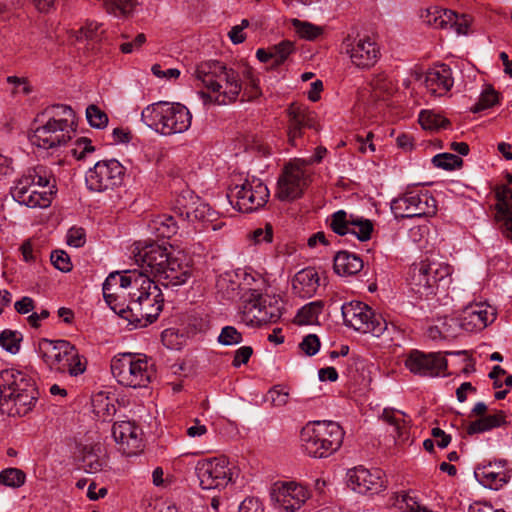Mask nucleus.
I'll return each instance as SVG.
<instances>
[{"instance_id": "obj_52", "label": "nucleus", "mask_w": 512, "mask_h": 512, "mask_svg": "<svg viewBox=\"0 0 512 512\" xmlns=\"http://www.w3.org/2000/svg\"><path fill=\"white\" fill-rule=\"evenodd\" d=\"M214 211L209 207V205L203 202L198 196V202H196L195 207L191 210L189 217L187 218L188 222L194 221H205L212 220L214 216Z\"/></svg>"}, {"instance_id": "obj_61", "label": "nucleus", "mask_w": 512, "mask_h": 512, "mask_svg": "<svg viewBox=\"0 0 512 512\" xmlns=\"http://www.w3.org/2000/svg\"><path fill=\"white\" fill-rule=\"evenodd\" d=\"M277 300L272 299L268 296V302L262 304L263 310L267 311V317L265 318V324L269 322H276L281 316V310L276 305Z\"/></svg>"}, {"instance_id": "obj_7", "label": "nucleus", "mask_w": 512, "mask_h": 512, "mask_svg": "<svg viewBox=\"0 0 512 512\" xmlns=\"http://www.w3.org/2000/svg\"><path fill=\"white\" fill-rule=\"evenodd\" d=\"M39 354L50 370L78 376L86 370V362L77 348L67 340L42 339L38 345Z\"/></svg>"}, {"instance_id": "obj_58", "label": "nucleus", "mask_w": 512, "mask_h": 512, "mask_svg": "<svg viewBox=\"0 0 512 512\" xmlns=\"http://www.w3.org/2000/svg\"><path fill=\"white\" fill-rule=\"evenodd\" d=\"M371 84L374 90L386 94H391L395 89L393 81L384 73L377 74Z\"/></svg>"}, {"instance_id": "obj_37", "label": "nucleus", "mask_w": 512, "mask_h": 512, "mask_svg": "<svg viewBox=\"0 0 512 512\" xmlns=\"http://www.w3.org/2000/svg\"><path fill=\"white\" fill-rule=\"evenodd\" d=\"M196 202H198V196L192 190H183L175 199L174 211L184 220H187Z\"/></svg>"}, {"instance_id": "obj_47", "label": "nucleus", "mask_w": 512, "mask_h": 512, "mask_svg": "<svg viewBox=\"0 0 512 512\" xmlns=\"http://www.w3.org/2000/svg\"><path fill=\"white\" fill-rule=\"evenodd\" d=\"M419 123L425 130H435L445 127L449 122L443 116L432 111H422L419 115Z\"/></svg>"}, {"instance_id": "obj_13", "label": "nucleus", "mask_w": 512, "mask_h": 512, "mask_svg": "<svg viewBox=\"0 0 512 512\" xmlns=\"http://www.w3.org/2000/svg\"><path fill=\"white\" fill-rule=\"evenodd\" d=\"M196 475L202 489H221L235 481L237 474L229 466L225 457H214L198 461Z\"/></svg>"}, {"instance_id": "obj_30", "label": "nucleus", "mask_w": 512, "mask_h": 512, "mask_svg": "<svg viewBox=\"0 0 512 512\" xmlns=\"http://www.w3.org/2000/svg\"><path fill=\"white\" fill-rule=\"evenodd\" d=\"M310 177V162L295 158L290 160V200L302 196L308 186Z\"/></svg>"}, {"instance_id": "obj_20", "label": "nucleus", "mask_w": 512, "mask_h": 512, "mask_svg": "<svg viewBox=\"0 0 512 512\" xmlns=\"http://www.w3.org/2000/svg\"><path fill=\"white\" fill-rule=\"evenodd\" d=\"M422 21L434 28H453L458 35H466L470 26L467 15H458L452 10L437 6L429 7L421 12Z\"/></svg>"}, {"instance_id": "obj_39", "label": "nucleus", "mask_w": 512, "mask_h": 512, "mask_svg": "<svg viewBox=\"0 0 512 512\" xmlns=\"http://www.w3.org/2000/svg\"><path fill=\"white\" fill-rule=\"evenodd\" d=\"M288 482L277 481L270 488V501L275 509L288 511Z\"/></svg>"}, {"instance_id": "obj_56", "label": "nucleus", "mask_w": 512, "mask_h": 512, "mask_svg": "<svg viewBox=\"0 0 512 512\" xmlns=\"http://www.w3.org/2000/svg\"><path fill=\"white\" fill-rule=\"evenodd\" d=\"M50 260L54 267L62 272H69L72 269L70 257L65 251H53Z\"/></svg>"}, {"instance_id": "obj_17", "label": "nucleus", "mask_w": 512, "mask_h": 512, "mask_svg": "<svg viewBox=\"0 0 512 512\" xmlns=\"http://www.w3.org/2000/svg\"><path fill=\"white\" fill-rule=\"evenodd\" d=\"M143 273L138 270H128L124 273L112 272L103 283V296L108 305L118 313L120 304L116 303L119 298L128 297V292L138 287L139 282L144 279Z\"/></svg>"}, {"instance_id": "obj_45", "label": "nucleus", "mask_w": 512, "mask_h": 512, "mask_svg": "<svg viewBox=\"0 0 512 512\" xmlns=\"http://www.w3.org/2000/svg\"><path fill=\"white\" fill-rule=\"evenodd\" d=\"M22 335L18 331L5 329L0 334V345L11 354H16L20 349Z\"/></svg>"}, {"instance_id": "obj_35", "label": "nucleus", "mask_w": 512, "mask_h": 512, "mask_svg": "<svg viewBox=\"0 0 512 512\" xmlns=\"http://www.w3.org/2000/svg\"><path fill=\"white\" fill-rule=\"evenodd\" d=\"M323 309L321 301H313L298 309L292 323L298 326L313 325L318 322V317Z\"/></svg>"}, {"instance_id": "obj_12", "label": "nucleus", "mask_w": 512, "mask_h": 512, "mask_svg": "<svg viewBox=\"0 0 512 512\" xmlns=\"http://www.w3.org/2000/svg\"><path fill=\"white\" fill-rule=\"evenodd\" d=\"M126 169L116 159L101 160L86 172L85 182L89 190L104 192L123 183Z\"/></svg>"}, {"instance_id": "obj_53", "label": "nucleus", "mask_w": 512, "mask_h": 512, "mask_svg": "<svg viewBox=\"0 0 512 512\" xmlns=\"http://www.w3.org/2000/svg\"><path fill=\"white\" fill-rule=\"evenodd\" d=\"M217 340L221 345L232 346L240 344L243 336L234 326H225L221 329Z\"/></svg>"}, {"instance_id": "obj_27", "label": "nucleus", "mask_w": 512, "mask_h": 512, "mask_svg": "<svg viewBox=\"0 0 512 512\" xmlns=\"http://www.w3.org/2000/svg\"><path fill=\"white\" fill-rule=\"evenodd\" d=\"M425 86L434 96H443L453 87L451 68L446 64L436 65L425 74Z\"/></svg>"}, {"instance_id": "obj_8", "label": "nucleus", "mask_w": 512, "mask_h": 512, "mask_svg": "<svg viewBox=\"0 0 512 512\" xmlns=\"http://www.w3.org/2000/svg\"><path fill=\"white\" fill-rule=\"evenodd\" d=\"M111 372L117 382L130 388L146 387L154 375L146 356L119 353L111 360Z\"/></svg>"}, {"instance_id": "obj_21", "label": "nucleus", "mask_w": 512, "mask_h": 512, "mask_svg": "<svg viewBox=\"0 0 512 512\" xmlns=\"http://www.w3.org/2000/svg\"><path fill=\"white\" fill-rule=\"evenodd\" d=\"M348 486L359 494H376L385 488L384 473L380 469L354 467L347 472Z\"/></svg>"}, {"instance_id": "obj_54", "label": "nucleus", "mask_w": 512, "mask_h": 512, "mask_svg": "<svg viewBox=\"0 0 512 512\" xmlns=\"http://www.w3.org/2000/svg\"><path fill=\"white\" fill-rule=\"evenodd\" d=\"M266 401L275 407H283L288 402V392L282 385H275L266 395Z\"/></svg>"}, {"instance_id": "obj_3", "label": "nucleus", "mask_w": 512, "mask_h": 512, "mask_svg": "<svg viewBox=\"0 0 512 512\" xmlns=\"http://www.w3.org/2000/svg\"><path fill=\"white\" fill-rule=\"evenodd\" d=\"M138 287L128 292L127 304L119 307L118 314L135 326L153 323L163 308V294L153 279L143 276Z\"/></svg>"}, {"instance_id": "obj_4", "label": "nucleus", "mask_w": 512, "mask_h": 512, "mask_svg": "<svg viewBox=\"0 0 512 512\" xmlns=\"http://www.w3.org/2000/svg\"><path fill=\"white\" fill-rule=\"evenodd\" d=\"M345 432L334 421H311L300 430V447L309 457L327 458L342 446Z\"/></svg>"}, {"instance_id": "obj_34", "label": "nucleus", "mask_w": 512, "mask_h": 512, "mask_svg": "<svg viewBox=\"0 0 512 512\" xmlns=\"http://www.w3.org/2000/svg\"><path fill=\"white\" fill-rule=\"evenodd\" d=\"M290 138H296L301 135V129L309 126L310 115L307 108L297 104H290ZM292 140L290 139V145Z\"/></svg>"}, {"instance_id": "obj_18", "label": "nucleus", "mask_w": 512, "mask_h": 512, "mask_svg": "<svg viewBox=\"0 0 512 512\" xmlns=\"http://www.w3.org/2000/svg\"><path fill=\"white\" fill-rule=\"evenodd\" d=\"M69 122L67 118H50L45 125L37 127L29 136L30 142L37 147L50 149L64 145L70 138L68 132Z\"/></svg>"}, {"instance_id": "obj_16", "label": "nucleus", "mask_w": 512, "mask_h": 512, "mask_svg": "<svg viewBox=\"0 0 512 512\" xmlns=\"http://www.w3.org/2000/svg\"><path fill=\"white\" fill-rule=\"evenodd\" d=\"M132 253L141 269L138 273H143L154 281L171 257L167 248L156 242H137Z\"/></svg>"}, {"instance_id": "obj_51", "label": "nucleus", "mask_w": 512, "mask_h": 512, "mask_svg": "<svg viewBox=\"0 0 512 512\" xmlns=\"http://www.w3.org/2000/svg\"><path fill=\"white\" fill-rule=\"evenodd\" d=\"M101 24L94 22V21H88L83 25L76 36L78 41L81 40H88L92 42H97L100 39V35L103 33V30L101 29Z\"/></svg>"}, {"instance_id": "obj_50", "label": "nucleus", "mask_w": 512, "mask_h": 512, "mask_svg": "<svg viewBox=\"0 0 512 512\" xmlns=\"http://www.w3.org/2000/svg\"><path fill=\"white\" fill-rule=\"evenodd\" d=\"M432 163L438 168H442L444 170H453L461 167L463 160L455 154L442 153L435 155L432 159Z\"/></svg>"}, {"instance_id": "obj_6", "label": "nucleus", "mask_w": 512, "mask_h": 512, "mask_svg": "<svg viewBox=\"0 0 512 512\" xmlns=\"http://www.w3.org/2000/svg\"><path fill=\"white\" fill-rule=\"evenodd\" d=\"M194 75L197 80L212 92H219L222 88L223 81L225 83L224 91L219 93L215 102L218 104H226L235 101L242 90V82L240 73L233 68H227L223 63L217 60H208L199 63Z\"/></svg>"}, {"instance_id": "obj_28", "label": "nucleus", "mask_w": 512, "mask_h": 512, "mask_svg": "<svg viewBox=\"0 0 512 512\" xmlns=\"http://www.w3.org/2000/svg\"><path fill=\"white\" fill-rule=\"evenodd\" d=\"M256 58L266 65L267 70L280 72L288 61V40L284 39L266 49H257Z\"/></svg>"}, {"instance_id": "obj_63", "label": "nucleus", "mask_w": 512, "mask_h": 512, "mask_svg": "<svg viewBox=\"0 0 512 512\" xmlns=\"http://www.w3.org/2000/svg\"><path fill=\"white\" fill-rule=\"evenodd\" d=\"M238 512H264V507L258 498L248 497L241 502Z\"/></svg>"}, {"instance_id": "obj_57", "label": "nucleus", "mask_w": 512, "mask_h": 512, "mask_svg": "<svg viewBox=\"0 0 512 512\" xmlns=\"http://www.w3.org/2000/svg\"><path fill=\"white\" fill-rule=\"evenodd\" d=\"M45 113L50 114V118H67L69 122V126L73 123L74 111L68 105L64 104H56L51 107H48L45 110Z\"/></svg>"}, {"instance_id": "obj_11", "label": "nucleus", "mask_w": 512, "mask_h": 512, "mask_svg": "<svg viewBox=\"0 0 512 512\" xmlns=\"http://www.w3.org/2000/svg\"><path fill=\"white\" fill-rule=\"evenodd\" d=\"M227 197L238 211L250 213L267 203L269 190L261 179L252 176L246 178L242 184L235 185Z\"/></svg>"}, {"instance_id": "obj_26", "label": "nucleus", "mask_w": 512, "mask_h": 512, "mask_svg": "<svg viewBox=\"0 0 512 512\" xmlns=\"http://www.w3.org/2000/svg\"><path fill=\"white\" fill-rule=\"evenodd\" d=\"M164 269L156 278L155 282H159L164 287H177L185 284L191 277V267L176 257H170Z\"/></svg>"}, {"instance_id": "obj_22", "label": "nucleus", "mask_w": 512, "mask_h": 512, "mask_svg": "<svg viewBox=\"0 0 512 512\" xmlns=\"http://www.w3.org/2000/svg\"><path fill=\"white\" fill-rule=\"evenodd\" d=\"M462 328L467 332L481 331L492 324L497 316V310L487 302H476L467 305L460 314Z\"/></svg>"}, {"instance_id": "obj_15", "label": "nucleus", "mask_w": 512, "mask_h": 512, "mask_svg": "<svg viewBox=\"0 0 512 512\" xmlns=\"http://www.w3.org/2000/svg\"><path fill=\"white\" fill-rule=\"evenodd\" d=\"M341 52L347 55L351 63L359 69H369L380 57L378 44L369 36L348 35L341 44Z\"/></svg>"}, {"instance_id": "obj_23", "label": "nucleus", "mask_w": 512, "mask_h": 512, "mask_svg": "<svg viewBox=\"0 0 512 512\" xmlns=\"http://www.w3.org/2000/svg\"><path fill=\"white\" fill-rule=\"evenodd\" d=\"M112 436L119 449L127 456L136 455L141 449L142 430L134 422H115L112 426Z\"/></svg>"}, {"instance_id": "obj_25", "label": "nucleus", "mask_w": 512, "mask_h": 512, "mask_svg": "<svg viewBox=\"0 0 512 512\" xmlns=\"http://www.w3.org/2000/svg\"><path fill=\"white\" fill-rule=\"evenodd\" d=\"M268 302V296L262 295L257 290H249L244 295L242 320L249 326H261L265 324L267 311L263 310L262 304Z\"/></svg>"}, {"instance_id": "obj_1", "label": "nucleus", "mask_w": 512, "mask_h": 512, "mask_svg": "<svg viewBox=\"0 0 512 512\" xmlns=\"http://www.w3.org/2000/svg\"><path fill=\"white\" fill-rule=\"evenodd\" d=\"M39 392L34 378L14 368L0 372V413L25 415L35 406Z\"/></svg>"}, {"instance_id": "obj_42", "label": "nucleus", "mask_w": 512, "mask_h": 512, "mask_svg": "<svg viewBox=\"0 0 512 512\" xmlns=\"http://www.w3.org/2000/svg\"><path fill=\"white\" fill-rule=\"evenodd\" d=\"M310 496L311 492L307 486L290 481V512L300 509Z\"/></svg>"}, {"instance_id": "obj_44", "label": "nucleus", "mask_w": 512, "mask_h": 512, "mask_svg": "<svg viewBox=\"0 0 512 512\" xmlns=\"http://www.w3.org/2000/svg\"><path fill=\"white\" fill-rule=\"evenodd\" d=\"M372 231L373 224L370 220L353 217L348 234L354 235L360 241H367L370 239Z\"/></svg>"}, {"instance_id": "obj_62", "label": "nucleus", "mask_w": 512, "mask_h": 512, "mask_svg": "<svg viewBox=\"0 0 512 512\" xmlns=\"http://www.w3.org/2000/svg\"><path fill=\"white\" fill-rule=\"evenodd\" d=\"M276 195L280 200L285 201L288 199V163L283 164Z\"/></svg>"}, {"instance_id": "obj_46", "label": "nucleus", "mask_w": 512, "mask_h": 512, "mask_svg": "<svg viewBox=\"0 0 512 512\" xmlns=\"http://www.w3.org/2000/svg\"><path fill=\"white\" fill-rule=\"evenodd\" d=\"M25 479V473L18 468H7L0 472V483L8 487H21Z\"/></svg>"}, {"instance_id": "obj_40", "label": "nucleus", "mask_w": 512, "mask_h": 512, "mask_svg": "<svg viewBox=\"0 0 512 512\" xmlns=\"http://www.w3.org/2000/svg\"><path fill=\"white\" fill-rule=\"evenodd\" d=\"M406 414L396 409L385 408L382 413V419L389 425L394 427L398 437H402L407 430V423L405 420Z\"/></svg>"}, {"instance_id": "obj_31", "label": "nucleus", "mask_w": 512, "mask_h": 512, "mask_svg": "<svg viewBox=\"0 0 512 512\" xmlns=\"http://www.w3.org/2000/svg\"><path fill=\"white\" fill-rule=\"evenodd\" d=\"M333 268L340 276H351L363 269V260L354 253L340 251L334 257Z\"/></svg>"}, {"instance_id": "obj_41", "label": "nucleus", "mask_w": 512, "mask_h": 512, "mask_svg": "<svg viewBox=\"0 0 512 512\" xmlns=\"http://www.w3.org/2000/svg\"><path fill=\"white\" fill-rule=\"evenodd\" d=\"M137 4V0H109L105 2V10L116 17H128Z\"/></svg>"}, {"instance_id": "obj_14", "label": "nucleus", "mask_w": 512, "mask_h": 512, "mask_svg": "<svg viewBox=\"0 0 512 512\" xmlns=\"http://www.w3.org/2000/svg\"><path fill=\"white\" fill-rule=\"evenodd\" d=\"M436 209V200L428 191H408L391 203L396 218L430 216Z\"/></svg>"}, {"instance_id": "obj_9", "label": "nucleus", "mask_w": 512, "mask_h": 512, "mask_svg": "<svg viewBox=\"0 0 512 512\" xmlns=\"http://www.w3.org/2000/svg\"><path fill=\"white\" fill-rule=\"evenodd\" d=\"M452 267L444 262L422 260L409 271L411 289L420 297L435 294L441 283H448Z\"/></svg>"}, {"instance_id": "obj_49", "label": "nucleus", "mask_w": 512, "mask_h": 512, "mask_svg": "<svg viewBox=\"0 0 512 512\" xmlns=\"http://www.w3.org/2000/svg\"><path fill=\"white\" fill-rule=\"evenodd\" d=\"M86 118L90 126L97 129L105 128L109 121L107 114L94 104L86 108Z\"/></svg>"}, {"instance_id": "obj_10", "label": "nucleus", "mask_w": 512, "mask_h": 512, "mask_svg": "<svg viewBox=\"0 0 512 512\" xmlns=\"http://www.w3.org/2000/svg\"><path fill=\"white\" fill-rule=\"evenodd\" d=\"M344 324L360 333H370L375 337L390 332L387 321L376 314L371 307L361 301H350L341 307ZM395 330V326L391 325Z\"/></svg>"}, {"instance_id": "obj_19", "label": "nucleus", "mask_w": 512, "mask_h": 512, "mask_svg": "<svg viewBox=\"0 0 512 512\" xmlns=\"http://www.w3.org/2000/svg\"><path fill=\"white\" fill-rule=\"evenodd\" d=\"M405 366L415 375L436 377L447 369V360L441 353H424L419 350H412L405 360Z\"/></svg>"}, {"instance_id": "obj_36", "label": "nucleus", "mask_w": 512, "mask_h": 512, "mask_svg": "<svg viewBox=\"0 0 512 512\" xmlns=\"http://www.w3.org/2000/svg\"><path fill=\"white\" fill-rule=\"evenodd\" d=\"M290 24L293 26L295 34L298 36V38L306 41H315L324 32L323 27L308 21L299 20L297 18L290 19Z\"/></svg>"}, {"instance_id": "obj_38", "label": "nucleus", "mask_w": 512, "mask_h": 512, "mask_svg": "<svg viewBox=\"0 0 512 512\" xmlns=\"http://www.w3.org/2000/svg\"><path fill=\"white\" fill-rule=\"evenodd\" d=\"M462 328V318L444 317L439 320V324L433 327V331L439 333V337L448 339L457 337Z\"/></svg>"}, {"instance_id": "obj_2", "label": "nucleus", "mask_w": 512, "mask_h": 512, "mask_svg": "<svg viewBox=\"0 0 512 512\" xmlns=\"http://www.w3.org/2000/svg\"><path fill=\"white\" fill-rule=\"evenodd\" d=\"M56 192L53 171L42 164L27 169L11 189L14 200L30 208L50 206Z\"/></svg>"}, {"instance_id": "obj_5", "label": "nucleus", "mask_w": 512, "mask_h": 512, "mask_svg": "<svg viewBox=\"0 0 512 512\" xmlns=\"http://www.w3.org/2000/svg\"><path fill=\"white\" fill-rule=\"evenodd\" d=\"M141 120L155 132L170 136L187 131L191 126L192 114L180 103L158 101L142 110Z\"/></svg>"}, {"instance_id": "obj_43", "label": "nucleus", "mask_w": 512, "mask_h": 512, "mask_svg": "<svg viewBox=\"0 0 512 512\" xmlns=\"http://www.w3.org/2000/svg\"><path fill=\"white\" fill-rule=\"evenodd\" d=\"M353 215H348L344 210H338L331 215L330 228L340 236L349 233Z\"/></svg>"}, {"instance_id": "obj_29", "label": "nucleus", "mask_w": 512, "mask_h": 512, "mask_svg": "<svg viewBox=\"0 0 512 512\" xmlns=\"http://www.w3.org/2000/svg\"><path fill=\"white\" fill-rule=\"evenodd\" d=\"M320 285V277L315 268L308 267L295 274L292 281L294 295L299 298H311Z\"/></svg>"}, {"instance_id": "obj_33", "label": "nucleus", "mask_w": 512, "mask_h": 512, "mask_svg": "<svg viewBox=\"0 0 512 512\" xmlns=\"http://www.w3.org/2000/svg\"><path fill=\"white\" fill-rule=\"evenodd\" d=\"M506 423V415L503 411H497L492 415L484 416L476 421H473L467 427V433L473 435L476 433H483L491 429L500 427Z\"/></svg>"}, {"instance_id": "obj_48", "label": "nucleus", "mask_w": 512, "mask_h": 512, "mask_svg": "<svg viewBox=\"0 0 512 512\" xmlns=\"http://www.w3.org/2000/svg\"><path fill=\"white\" fill-rule=\"evenodd\" d=\"M498 100V93L491 86H488L480 94L477 103L471 108V111L473 113H478L480 111L491 108L492 106L498 103Z\"/></svg>"}, {"instance_id": "obj_59", "label": "nucleus", "mask_w": 512, "mask_h": 512, "mask_svg": "<svg viewBox=\"0 0 512 512\" xmlns=\"http://www.w3.org/2000/svg\"><path fill=\"white\" fill-rule=\"evenodd\" d=\"M299 348L307 356H313L320 349V340L315 334H309L303 338Z\"/></svg>"}, {"instance_id": "obj_64", "label": "nucleus", "mask_w": 512, "mask_h": 512, "mask_svg": "<svg viewBox=\"0 0 512 512\" xmlns=\"http://www.w3.org/2000/svg\"><path fill=\"white\" fill-rule=\"evenodd\" d=\"M253 354L251 346H242L235 351L232 365L234 367H240L242 364H246Z\"/></svg>"}, {"instance_id": "obj_55", "label": "nucleus", "mask_w": 512, "mask_h": 512, "mask_svg": "<svg viewBox=\"0 0 512 512\" xmlns=\"http://www.w3.org/2000/svg\"><path fill=\"white\" fill-rule=\"evenodd\" d=\"M94 151L95 147L92 145L91 140L86 137H81L76 141L75 147L71 149V154L77 160H82Z\"/></svg>"}, {"instance_id": "obj_24", "label": "nucleus", "mask_w": 512, "mask_h": 512, "mask_svg": "<svg viewBox=\"0 0 512 512\" xmlns=\"http://www.w3.org/2000/svg\"><path fill=\"white\" fill-rule=\"evenodd\" d=\"M506 466V460H495L494 462L478 466L475 469L474 475L484 487L498 490L507 484L511 478V471Z\"/></svg>"}, {"instance_id": "obj_60", "label": "nucleus", "mask_w": 512, "mask_h": 512, "mask_svg": "<svg viewBox=\"0 0 512 512\" xmlns=\"http://www.w3.org/2000/svg\"><path fill=\"white\" fill-rule=\"evenodd\" d=\"M86 242L85 230L81 227H72L67 233V243L70 246L79 248Z\"/></svg>"}, {"instance_id": "obj_32", "label": "nucleus", "mask_w": 512, "mask_h": 512, "mask_svg": "<svg viewBox=\"0 0 512 512\" xmlns=\"http://www.w3.org/2000/svg\"><path fill=\"white\" fill-rule=\"evenodd\" d=\"M148 228L156 237L169 239L177 233L179 227L173 216L162 214L153 217Z\"/></svg>"}]
</instances>
